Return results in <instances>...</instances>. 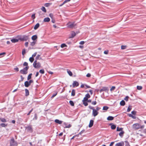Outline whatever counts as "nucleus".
<instances>
[{
	"mask_svg": "<svg viewBox=\"0 0 146 146\" xmlns=\"http://www.w3.org/2000/svg\"><path fill=\"white\" fill-rule=\"evenodd\" d=\"M123 128H119V127H117V131H122Z\"/></svg>",
	"mask_w": 146,
	"mask_h": 146,
	"instance_id": "2f4dec72",
	"label": "nucleus"
},
{
	"mask_svg": "<svg viewBox=\"0 0 146 146\" xmlns=\"http://www.w3.org/2000/svg\"><path fill=\"white\" fill-rule=\"evenodd\" d=\"M41 9L44 13H46V10L45 7H42L41 8Z\"/></svg>",
	"mask_w": 146,
	"mask_h": 146,
	"instance_id": "b1692460",
	"label": "nucleus"
},
{
	"mask_svg": "<svg viewBox=\"0 0 146 146\" xmlns=\"http://www.w3.org/2000/svg\"><path fill=\"white\" fill-rule=\"evenodd\" d=\"M75 90L74 89H73L72 90L71 92V96H74L75 95Z\"/></svg>",
	"mask_w": 146,
	"mask_h": 146,
	"instance_id": "5701e85b",
	"label": "nucleus"
},
{
	"mask_svg": "<svg viewBox=\"0 0 146 146\" xmlns=\"http://www.w3.org/2000/svg\"><path fill=\"white\" fill-rule=\"evenodd\" d=\"M127 46H126L122 45L121 46V48L122 49H124L126 48Z\"/></svg>",
	"mask_w": 146,
	"mask_h": 146,
	"instance_id": "c9c22d12",
	"label": "nucleus"
},
{
	"mask_svg": "<svg viewBox=\"0 0 146 146\" xmlns=\"http://www.w3.org/2000/svg\"><path fill=\"white\" fill-rule=\"evenodd\" d=\"M50 3H46L44 4V6L46 7H48L50 5Z\"/></svg>",
	"mask_w": 146,
	"mask_h": 146,
	"instance_id": "79ce46f5",
	"label": "nucleus"
},
{
	"mask_svg": "<svg viewBox=\"0 0 146 146\" xmlns=\"http://www.w3.org/2000/svg\"><path fill=\"white\" fill-rule=\"evenodd\" d=\"M137 90H140L142 89V87L141 86H137Z\"/></svg>",
	"mask_w": 146,
	"mask_h": 146,
	"instance_id": "473e14b6",
	"label": "nucleus"
},
{
	"mask_svg": "<svg viewBox=\"0 0 146 146\" xmlns=\"http://www.w3.org/2000/svg\"><path fill=\"white\" fill-rule=\"evenodd\" d=\"M67 25L68 28H72L76 26V24L74 23L69 22L67 23Z\"/></svg>",
	"mask_w": 146,
	"mask_h": 146,
	"instance_id": "20e7f679",
	"label": "nucleus"
},
{
	"mask_svg": "<svg viewBox=\"0 0 146 146\" xmlns=\"http://www.w3.org/2000/svg\"><path fill=\"white\" fill-rule=\"evenodd\" d=\"M67 72L70 76H72V73L71 72V71H70V70H67Z\"/></svg>",
	"mask_w": 146,
	"mask_h": 146,
	"instance_id": "bb28decb",
	"label": "nucleus"
},
{
	"mask_svg": "<svg viewBox=\"0 0 146 146\" xmlns=\"http://www.w3.org/2000/svg\"><path fill=\"white\" fill-rule=\"evenodd\" d=\"M83 104L85 106H88V104L86 101H83Z\"/></svg>",
	"mask_w": 146,
	"mask_h": 146,
	"instance_id": "58836bf2",
	"label": "nucleus"
},
{
	"mask_svg": "<svg viewBox=\"0 0 146 146\" xmlns=\"http://www.w3.org/2000/svg\"><path fill=\"white\" fill-rule=\"evenodd\" d=\"M98 112L96 110H95V109H93L92 112V115L94 116L95 117L97 115H98Z\"/></svg>",
	"mask_w": 146,
	"mask_h": 146,
	"instance_id": "6e6552de",
	"label": "nucleus"
},
{
	"mask_svg": "<svg viewBox=\"0 0 146 146\" xmlns=\"http://www.w3.org/2000/svg\"><path fill=\"white\" fill-rule=\"evenodd\" d=\"M140 125L139 123H135L133 125V128L137 129H140Z\"/></svg>",
	"mask_w": 146,
	"mask_h": 146,
	"instance_id": "39448f33",
	"label": "nucleus"
},
{
	"mask_svg": "<svg viewBox=\"0 0 146 146\" xmlns=\"http://www.w3.org/2000/svg\"><path fill=\"white\" fill-rule=\"evenodd\" d=\"M88 107L90 109H92V110H93V109H94V107H93L92 106H88Z\"/></svg>",
	"mask_w": 146,
	"mask_h": 146,
	"instance_id": "bf43d9fd",
	"label": "nucleus"
},
{
	"mask_svg": "<svg viewBox=\"0 0 146 146\" xmlns=\"http://www.w3.org/2000/svg\"><path fill=\"white\" fill-rule=\"evenodd\" d=\"M88 100V99H87V98H86L85 97L84 98V100H83V101H87Z\"/></svg>",
	"mask_w": 146,
	"mask_h": 146,
	"instance_id": "680f3d73",
	"label": "nucleus"
},
{
	"mask_svg": "<svg viewBox=\"0 0 146 146\" xmlns=\"http://www.w3.org/2000/svg\"><path fill=\"white\" fill-rule=\"evenodd\" d=\"M108 50L105 51L104 52V53L105 54H108Z\"/></svg>",
	"mask_w": 146,
	"mask_h": 146,
	"instance_id": "0e129e2a",
	"label": "nucleus"
},
{
	"mask_svg": "<svg viewBox=\"0 0 146 146\" xmlns=\"http://www.w3.org/2000/svg\"><path fill=\"white\" fill-rule=\"evenodd\" d=\"M96 103L97 102L96 101H93L92 102V104L93 105H95Z\"/></svg>",
	"mask_w": 146,
	"mask_h": 146,
	"instance_id": "5fc2aeb1",
	"label": "nucleus"
},
{
	"mask_svg": "<svg viewBox=\"0 0 146 146\" xmlns=\"http://www.w3.org/2000/svg\"><path fill=\"white\" fill-rule=\"evenodd\" d=\"M129 97L128 96H126L125 98H124V100L126 101H128Z\"/></svg>",
	"mask_w": 146,
	"mask_h": 146,
	"instance_id": "49530a36",
	"label": "nucleus"
},
{
	"mask_svg": "<svg viewBox=\"0 0 146 146\" xmlns=\"http://www.w3.org/2000/svg\"><path fill=\"white\" fill-rule=\"evenodd\" d=\"M21 78V80H19V82H20L21 81H23L24 79V78H23V76L21 75L20 76Z\"/></svg>",
	"mask_w": 146,
	"mask_h": 146,
	"instance_id": "13d9d810",
	"label": "nucleus"
},
{
	"mask_svg": "<svg viewBox=\"0 0 146 146\" xmlns=\"http://www.w3.org/2000/svg\"><path fill=\"white\" fill-rule=\"evenodd\" d=\"M29 66H26L23 69L20 70V72L21 73L24 74H26L27 73V71L29 69Z\"/></svg>",
	"mask_w": 146,
	"mask_h": 146,
	"instance_id": "f03ea898",
	"label": "nucleus"
},
{
	"mask_svg": "<svg viewBox=\"0 0 146 146\" xmlns=\"http://www.w3.org/2000/svg\"><path fill=\"white\" fill-rule=\"evenodd\" d=\"M26 129L27 131L30 133H32L33 132V129L31 126L29 125L26 127Z\"/></svg>",
	"mask_w": 146,
	"mask_h": 146,
	"instance_id": "0eeeda50",
	"label": "nucleus"
},
{
	"mask_svg": "<svg viewBox=\"0 0 146 146\" xmlns=\"http://www.w3.org/2000/svg\"><path fill=\"white\" fill-rule=\"evenodd\" d=\"M116 126L114 124H112L111 126V128L112 129H115Z\"/></svg>",
	"mask_w": 146,
	"mask_h": 146,
	"instance_id": "393cba45",
	"label": "nucleus"
},
{
	"mask_svg": "<svg viewBox=\"0 0 146 146\" xmlns=\"http://www.w3.org/2000/svg\"><path fill=\"white\" fill-rule=\"evenodd\" d=\"M7 124H5L4 123H2L0 124V125L3 127H5L7 126Z\"/></svg>",
	"mask_w": 146,
	"mask_h": 146,
	"instance_id": "f704fd0d",
	"label": "nucleus"
},
{
	"mask_svg": "<svg viewBox=\"0 0 146 146\" xmlns=\"http://www.w3.org/2000/svg\"><path fill=\"white\" fill-rule=\"evenodd\" d=\"M28 38V37L27 36H23V39L25 40H27Z\"/></svg>",
	"mask_w": 146,
	"mask_h": 146,
	"instance_id": "ea45409f",
	"label": "nucleus"
},
{
	"mask_svg": "<svg viewBox=\"0 0 146 146\" xmlns=\"http://www.w3.org/2000/svg\"><path fill=\"white\" fill-rule=\"evenodd\" d=\"M36 54H37V52H35L32 55V57H33V58H34V57H35V56H36Z\"/></svg>",
	"mask_w": 146,
	"mask_h": 146,
	"instance_id": "6e6d98bb",
	"label": "nucleus"
},
{
	"mask_svg": "<svg viewBox=\"0 0 146 146\" xmlns=\"http://www.w3.org/2000/svg\"><path fill=\"white\" fill-rule=\"evenodd\" d=\"M124 133V131H121V132L119 133V135L120 137H122L123 135V134Z\"/></svg>",
	"mask_w": 146,
	"mask_h": 146,
	"instance_id": "a878e982",
	"label": "nucleus"
},
{
	"mask_svg": "<svg viewBox=\"0 0 146 146\" xmlns=\"http://www.w3.org/2000/svg\"><path fill=\"white\" fill-rule=\"evenodd\" d=\"M64 124L65 126L64 128H70L71 126L70 124L67 125L66 123H64Z\"/></svg>",
	"mask_w": 146,
	"mask_h": 146,
	"instance_id": "4468645a",
	"label": "nucleus"
},
{
	"mask_svg": "<svg viewBox=\"0 0 146 146\" xmlns=\"http://www.w3.org/2000/svg\"><path fill=\"white\" fill-rule=\"evenodd\" d=\"M37 36L36 35H34L31 38L33 40H35L37 38Z\"/></svg>",
	"mask_w": 146,
	"mask_h": 146,
	"instance_id": "4be33fe9",
	"label": "nucleus"
},
{
	"mask_svg": "<svg viewBox=\"0 0 146 146\" xmlns=\"http://www.w3.org/2000/svg\"><path fill=\"white\" fill-rule=\"evenodd\" d=\"M66 45L65 44H61V47L62 48H64L65 47H66Z\"/></svg>",
	"mask_w": 146,
	"mask_h": 146,
	"instance_id": "37998d69",
	"label": "nucleus"
},
{
	"mask_svg": "<svg viewBox=\"0 0 146 146\" xmlns=\"http://www.w3.org/2000/svg\"><path fill=\"white\" fill-rule=\"evenodd\" d=\"M25 96H28L29 95V92L28 90L27 89H25Z\"/></svg>",
	"mask_w": 146,
	"mask_h": 146,
	"instance_id": "6ab92c4d",
	"label": "nucleus"
},
{
	"mask_svg": "<svg viewBox=\"0 0 146 146\" xmlns=\"http://www.w3.org/2000/svg\"><path fill=\"white\" fill-rule=\"evenodd\" d=\"M39 72L42 74H44V69L40 70H39Z\"/></svg>",
	"mask_w": 146,
	"mask_h": 146,
	"instance_id": "72a5a7b5",
	"label": "nucleus"
},
{
	"mask_svg": "<svg viewBox=\"0 0 146 146\" xmlns=\"http://www.w3.org/2000/svg\"><path fill=\"white\" fill-rule=\"evenodd\" d=\"M34 60V58L33 57H30L29 59V60L31 62H32Z\"/></svg>",
	"mask_w": 146,
	"mask_h": 146,
	"instance_id": "c85d7f7f",
	"label": "nucleus"
},
{
	"mask_svg": "<svg viewBox=\"0 0 146 146\" xmlns=\"http://www.w3.org/2000/svg\"><path fill=\"white\" fill-rule=\"evenodd\" d=\"M31 18L33 19H34L35 18V14H33L32 16H31Z\"/></svg>",
	"mask_w": 146,
	"mask_h": 146,
	"instance_id": "de8ad7c7",
	"label": "nucleus"
},
{
	"mask_svg": "<svg viewBox=\"0 0 146 146\" xmlns=\"http://www.w3.org/2000/svg\"><path fill=\"white\" fill-rule=\"evenodd\" d=\"M69 103L70 105L72 106H74V103L73 101L70 100L69 101Z\"/></svg>",
	"mask_w": 146,
	"mask_h": 146,
	"instance_id": "cd10ccee",
	"label": "nucleus"
},
{
	"mask_svg": "<svg viewBox=\"0 0 146 146\" xmlns=\"http://www.w3.org/2000/svg\"><path fill=\"white\" fill-rule=\"evenodd\" d=\"M136 113V111H133L131 112V113L133 115H135Z\"/></svg>",
	"mask_w": 146,
	"mask_h": 146,
	"instance_id": "4d7b16f0",
	"label": "nucleus"
},
{
	"mask_svg": "<svg viewBox=\"0 0 146 146\" xmlns=\"http://www.w3.org/2000/svg\"><path fill=\"white\" fill-rule=\"evenodd\" d=\"M86 76L88 77H89L91 76V74L89 73H88L86 75Z\"/></svg>",
	"mask_w": 146,
	"mask_h": 146,
	"instance_id": "774afa93",
	"label": "nucleus"
},
{
	"mask_svg": "<svg viewBox=\"0 0 146 146\" xmlns=\"http://www.w3.org/2000/svg\"><path fill=\"white\" fill-rule=\"evenodd\" d=\"M129 107H130V106H129L128 107L127 109V111L128 112L130 111L131 109V108H130Z\"/></svg>",
	"mask_w": 146,
	"mask_h": 146,
	"instance_id": "3c124183",
	"label": "nucleus"
},
{
	"mask_svg": "<svg viewBox=\"0 0 146 146\" xmlns=\"http://www.w3.org/2000/svg\"><path fill=\"white\" fill-rule=\"evenodd\" d=\"M114 119V117L111 116H109L107 118V119L108 120H112Z\"/></svg>",
	"mask_w": 146,
	"mask_h": 146,
	"instance_id": "a211bd4d",
	"label": "nucleus"
},
{
	"mask_svg": "<svg viewBox=\"0 0 146 146\" xmlns=\"http://www.w3.org/2000/svg\"><path fill=\"white\" fill-rule=\"evenodd\" d=\"M57 94V92H56V93H55V94H53L52 95V96H51V98H53Z\"/></svg>",
	"mask_w": 146,
	"mask_h": 146,
	"instance_id": "4c0bfd02",
	"label": "nucleus"
},
{
	"mask_svg": "<svg viewBox=\"0 0 146 146\" xmlns=\"http://www.w3.org/2000/svg\"><path fill=\"white\" fill-rule=\"evenodd\" d=\"M32 75V74L31 73L29 74L27 77V80H30L31 77V76Z\"/></svg>",
	"mask_w": 146,
	"mask_h": 146,
	"instance_id": "7c9ffc66",
	"label": "nucleus"
},
{
	"mask_svg": "<svg viewBox=\"0 0 146 146\" xmlns=\"http://www.w3.org/2000/svg\"><path fill=\"white\" fill-rule=\"evenodd\" d=\"M25 53V50L24 49H23L22 52V54L23 55H24Z\"/></svg>",
	"mask_w": 146,
	"mask_h": 146,
	"instance_id": "a18cd8bd",
	"label": "nucleus"
},
{
	"mask_svg": "<svg viewBox=\"0 0 146 146\" xmlns=\"http://www.w3.org/2000/svg\"><path fill=\"white\" fill-rule=\"evenodd\" d=\"M54 122L57 123H58V124H60L62 123V121H60L58 119H56L55 120Z\"/></svg>",
	"mask_w": 146,
	"mask_h": 146,
	"instance_id": "ddd939ff",
	"label": "nucleus"
},
{
	"mask_svg": "<svg viewBox=\"0 0 146 146\" xmlns=\"http://www.w3.org/2000/svg\"><path fill=\"white\" fill-rule=\"evenodd\" d=\"M11 41L13 43H15L18 41V39L15 38L12 39L11 40Z\"/></svg>",
	"mask_w": 146,
	"mask_h": 146,
	"instance_id": "aec40b11",
	"label": "nucleus"
},
{
	"mask_svg": "<svg viewBox=\"0 0 146 146\" xmlns=\"http://www.w3.org/2000/svg\"><path fill=\"white\" fill-rule=\"evenodd\" d=\"M94 123V121L92 120H91L90 121L89 124V127H91L93 125Z\"/></svg>",
	"mask_w": 146,
	"mask_h": 146,
	"instance_id": "f8f14e48",
	"label": "nucleus"
},
{
	"mask_svg": "<svg viewBox=\"0 0 146 146\" xmlns=\"http://www.w3.org/2000/svg\"><path fill=\"white\" fill-rule=\"evenodd\" d=\"M85 97L87 98V99H88L90 97V96L89 94H87L86 95Z\"/></svg>",
	"mask_w": 146,
	"mask_h": 146,
	"instance_id": "e433bc0d",
	"label": "nucleus"
},
{
	"mask_svg": "<svg viewBox=\"0 0 146 146\" xmlns=\"http://www.w3.org/2000/svg\"><path fill=\"white\" fill-rule=\"evenodd\" d=\"M115 88V87L114 86H112L110 89V91H112Z\"/></svg>",
	"mask_w": 146,
	"mask_h": 146,
	"instance_id": "8fccbe9b",
	"label": "nucleus"
},
{
	"mask_svg": "<svg viewBox=\"0 0 146 146\" xmlns=\"http://www.w3.org/2000/svg\"><path fill=\"white\" fill-rule=\"evenodd\" d=\"M33 66L35 68H40V64L39 62H37L36 60H35L33 63Z\"/></svg>",
	"mask_w": 146,
	"mask_h": 146,
	"instance_id": "7ed1b4c3",
	"label": "nucleus"
},
{
	"mask_svg": "<svg viewBox=\"0 0 146 146\" xmlns=\"http://www.w3.org/2000/svg\"><path fill=\"white\" fill-rule=\"evenodd\" d=\"M76 35V34L73 31H72L71 32V36L69 37L70 38H72L74 36H75Z\"/></svg>",
	"mask_w": 146,
	"mask_h": 146,
	"instance_id": "9b49d317",
	"label": "nucleus"
},
{
	"mask_svg": "<svg viewBox=\"0 0 146 146\" xmlns=\"http://www.w3.org/2000/svg\"><path fill=\"white\" fill-rule=\"evenodd\" d=\"M35 41H33L32 42H31V45L32 46H33L35 45Z\"/></svg>",
	"mask_w": 146,
	"mask_h": 146,
	"instance_id": "09e8293b",
	"label": "nucleus"
},
{
	"mask_svg": "<svg viewBox=\"0 0 146 146\" xmlns=\"http://www.w3.org/2000/svg\"><path fill=\"white\" fill-rule=\"evenodd\" d=\"M33 82V80H30L29 81H28L30 85L31 83Z\"/></svg>",
	"mask_w": 146,
	"mask_h": 146,
	"instance_id": "052dcab7",
	"label": "nucleus"
},
{
	"mask_svg": "<svg viewBox=\"0 0 146 146\" xmlns=\"http://www.w3.org/2000/svg\"><path fill=\"white\" fill-rule=\"evenodd\" d=\"M114 143V142H111V143L110 144L109 146H112Z\"/></svg>",
	"mask_w": 146,
	"mask_h": 146,
	"instance_id": "338daca9",
	"label": "nucleus"
},
{
	"mask_svg": "<svg viewBox=\"0 0 146 146\" xmlns=\"http://www.w3.org/2000/svg\"><path fill=\"white\" fill-rule=\"evenodd\" d=\"M23 65L24 66H28V64L27 62H25L23 64Z\"/></svg>",
	"mask_w": 146,
	"mask_h": 146,
	"instance_id": "864d4df0",
	"label": "nucleus"
},
{
	"mask_svg": "<svg viewBox=\"0 0 146 146\" xmlns=\"http://www.w3.org/2000/svg\"><path fill=\"white\" fill-rule=\"evenodd\" d=\"M70 1V0H65L64 2H63V3L65 4L69 1Z\"/></svg>",
	"mask_w": 146,
	"mask_h": 146,
	"instance_id": "603ef678",
	"label": "nucleus"
},
{
	"mask_svg": "<svg viewBox=\"0 0 146 146\" xmlns=\"http://www.w3.org/2000/svg\"><path fill=\"white\" fill-rule=\"evenodd\" d=\"M50 21V19L48 17H46L44 18L43 20L44 22H48Z\"/></svg>",
	"mask_w": 146,
	"mask_h": 146,
	"instance_id": "2eb2a0df",
	"label": "nucleus"
},
{
	"mask_svg": "<svg viewBox=\"0 0 146 146\" xmlns=\"http://www.w3.org/2000/svg\"><path fill=\"white\" fill-rule=\"evenodd\" d=\"M79 83L78 82L76 81H74L73 82L72 84V86L73 87H77L79 85Z\"/></svg>",
	"mask_w": 146,
	"mask_h": 146,
	"instance_id": "1a4fd4ad",
	"label": "nucleus"
},
{
	"mask_svg": "<svg viewBox=\"0 0 146 146\" xmlns=\"http://www.w3.org/2000/svg\"><path fill=\"white\" fill-rule=\"evenodd\" d=\"M1 121L3 122H5L7 121L4 118H2L1 119Z\"/></svg>",
	"mask_w": 146,
	"mask_h": 146,
	"instance_id": "a19ab883",
	"label": "nucleus"
},
{
	"mask_svg": "<svg viewBox=\"0 0 146 146\" xmlns=\"http://www.w3.org/2000/svg\"><path fill=\"white\" fill-rule=\"evenodd\" d=\"M84 43V41H80L79 44H83Z\"/></svg>",
	"mask_w": 146,
	"mask_h": 146,
	"instance_id": "e2e57ef3",
	"label": "nucleus"
},
{
	"mask_svg": "<svg viewBox=\"0 0 146 146\" xmlns=\"http://www.w3.org/2000/svg\"><path fill=\"white\" fill-rule=\"evenodd\" d=\"M30 85L28 81H26L25 82V86L26 87H28Z\"/></svg>",
	"mask_w": 146,
	"mask_h": 146,
	"instance_id": "dca6fc26",
	"label": "nucleus"
},
{
	"mask_svg": "<svg viewBox=\"0 0 146 146\" xmlns=\"http://www.w3.org/2000/svg\"><path fill=\"white\" fill-rule=\"evenodd\" d=\"M10 145L11 146H17V143L14 140L13 138H11L10 141Z\"/></svg>",
	"mask_w": 146,
	"mask_h": 146,
	"instance_id": "f257e3e1",
	"label": "nucleus"
},
{
	"mask_svg": "<svg viewBox=\"0 0 146 146\" xmlns=\"http://www.w3.org/2000/svg\"><path fill=\"white\" fill-rule=\"evenodd\" d=\"M85 131L84 130H82L79 133V134L81 135L82 133H83Z\"/></svg>",
	"mask_w": 146,
	"mask_h": 146,
	"instance_id": "69168bd1",
	"label": "nucleus"
},
{
	"mask_svg": "<svg viewBox=\"0 0 146 146\" xmlns=\"http://www.w3.org/2000/svg\"><path fill=\"white\" fill-rule=\"evenodd\" d=\"M40 25L38 23H37L35 26L34 27V29L35 30H36L39 27Z\"/></svg>",
	"mask_w": 146,
	"mask_h": 146,
	"instance_id": "f3484780",
	"label": "nucleus"
},
{
	"mask_svg": "<svg viewBox=\"0 0 146 146\" xmlns=\"http://www.w3.org/2000/svg\"><path fill=\"white\" fill-rule=\"evenodd\" d=\"M124 143L123 142L119 143L116 144L115 146H124Z\"/></svg>",
	"mask_w": 146,
	"mask_h": 146,
	"instance_id": "9d476101",
	"label": "nucleus"
},
{
	"mask_svg": "<svg viewBox=\"0 0 146 146\" xmlns=\"http://www.w3.org/2000/svg\"><path fill=\"white\" fill-rule=\"evenodd\" d=\"M108 87H103L100 90V92L101 93L103 91H105L106 92H107L108 91Z\"/></svg>",
	"mask_w": 146,
	"mask_h": 146,
	"instance_id": "423d86ee",
	"label": "nucleus"
},
{
	"mask_svg": "<svg viewBox=\"0 0 146 146\" xmlns=\"http://www.w3.org/2000/svg\"><path fill=\"white\" fill-rule=\"evenodd\" d=\"M120 105L121 106H124L125 104V101L123 100L121 101L120 103Z\"/></svg>",
	"mask_w": 146,
	"mask_h": 146,
	"instance_id": "412c9836",
	"label": "nucleus"
},
{
	"mask_svg": "<svg viewBox=\"0 0 146 146\" xmlns=\"http://www.w3.org/2000/svg\"><path fill=\"white\" fill-rule=\"evenodd\" d=\"M109 108L106 106H104L103 107V110H107Z\"/></svg>",
	"mask_w": 146,
	"mask_h": 146,
	"instance_id": "c756f323",
	"label": "nucleus"
},
{
	"mask_svg": "<svg viewBox=\"0 0 146 146\" xmlns=\"http://www.w3.org/2000/svg\"><path fill=\"white\" fill-rule=\"evenodd\" d=\"M37 116L36 114H35V117L33 118V120H36L37 119Z\"/></svg>",
	"mask_w": 146,
	"mask_h": 146,
	"instance_id": "c03bdc74",
	"label": "nucleus"
}]
</instances>
